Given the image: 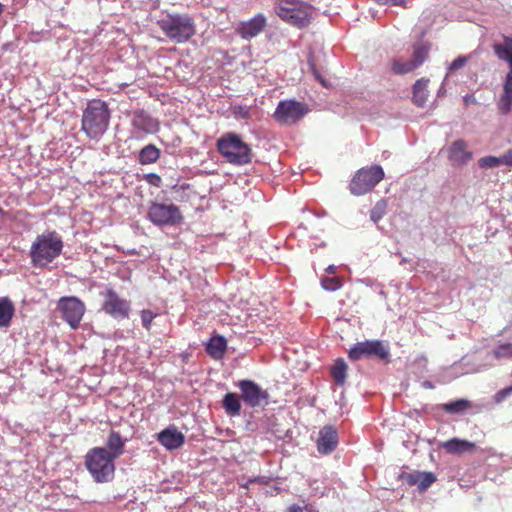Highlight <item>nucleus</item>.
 <instances>
[{
	"label": "nucleus",
	"instance_id": "nucleus-1",
	"mask_svg": "<svg viewBox=\"0 0 512 512\" xmlns=\"http://www.w3.org/2000/svg\"><path fill=\"white\" fill-rule=\"evenodd\" d=\"M64 242L55 230L38 234L30 246V261L35 267H46L61 255Z\"/></svg>",
	"mask_w": 512,
	"mask_h": 512
},
{
	"label": "nucleus",
	"instance_id": "nucleus-2",
	"mask_svg": "<svg viewBox=\"0 0 512 512\" xmlns=\"http://www.w3.org/2000/svg\"><path fill=\"white\" fill-rule=\"evenodd\" d=\"M157 23L162 33L174 43H186L196 35V22L190 14L168 13Z\"/></svg>",
	"mask_w": 512,
	"mask_h": 512
},
{
	"label": "nucleus",
	"instance_id": "nucleus-3",
	"mask_svg": "<svg viewBox=\"0 0 512 512\" xmlns=\"http://www.w3.org/2000/svg\"><path fill=\"white\" fill-rule=\"evenodd\" d=\"M216 149L229 164L242 166L252 162L253 151L238 133H224L217 139Z\"/></svg>",
	"mask_w": 512,
	"mask_h": 512
},
{
	"label": "nucleus",
	"instance_id": "nucleus-4",
	"mask_svg": "<svg viewBox=\"0 0 512 512\" xmlns=\"http://www.w3.org/2000/svg\"><path fill=\"white\" fill-rule=\"evenodd\" d=\"M111 112L104 100H89L82 113V130L89 138H97L106 132Z\"/></svg>",
	"mask_w": 512,
	"mask_h": 512
},
{
	"label": "nucleus",
	"instance_id": "nucleus-5",
	"mask_svg": "<svg viewBox=\"0 0 512 512\" xmlns=\"http://www.w3.org/2000/svg\"><path fill=\"white\" fill-rule=\"evenodd\" d=\"M85 467L96 482H110L114 478L116 466L106 448L96 446L85 455Z\"/></svg>",
	"mask_w": 512,
	"mask_h": 512
},
{
	"label": "nucleus",
	"instance_id": "nucleus-6",
	"mask_svg": "<svg viewBox=\"0 0 512 512\" xmlns=\"http://www.w3.org/2000/svg\"><path fill=\"white\" fill-rule=\"evenodd\" d=\"M276 13L285 22L298 27L307 26L311 18L310 7L294 0H280L276 7Z\"/></svg>",
	"mask_w": 512,
	"mask_h": 512
},
{
	"label": "nucleus",
	"instance_id": "nucleus-7",
	"mask_svg": "<svg viewBox=\"0 0 512 512\" xmlns=\"http://www.w3.org/2000/svg\"><path fill=\"white\" fill-rule=\"evenodd\" d=\"M385 177L380 165L361 168L352 178L349 188L352 194L361 195L371 191Z\"/></svg>",
	"mask_w": 512,
	"mask_h": 512
},
{
	"label": "nucleus",
	"instance_id": "nucleus-8",
	"mask_svg": "<svg viewBox=\"0 0 512 512\" xmlns=\"http://www.w3.org/2000/svg\"><path fill=\"white\" fill-rule=\"evenodd\" d=\"M147 218L157 226H174L181 223L184 219L183 214L175 204H160V202H152L149 205Z\"/></svg>",
	"mask_w": 512,
	"mask_h": 512
},
{
	"label": "nucleus",
	"instance_id": "nucleus-9",
	"mask_svg": "<svg viewBox=\"0 0 512 512\" xmlns=\"http://www.w3.org/2000/svg\"><path fill=\"white\" fill-rule=\"evenodd\" d=\"M361 357H376L386 363L390 361L389 346L383 340H364L358 342L350 348L348 358L351 360H359Z\"/></svg>",
	"mask_w": 512,
	"mask_h": 512
},
{
	"label": "nucleus",
	"instance_id": "nucleus-10",
	"mask_svg": "<svg viewBox=\"0 0 512 512\" xmlns=\"http://www.w3.org/2000/svg\"><path fill=\"white\" fill-rule=\"evenodd\" d=\"M309 112L306 103L298 102L295 99L281 100L275 111L274 118L280 124L291 125L303 119Z\"/></svg>",
	"mask_w": 512,
	"mask_h": 512
},
{
	"label": "nucleus",
	"instance_id": "nucleus-11",
	"mask_svg": "<svg viewBox=\"0 0 512 512\" xmlns=\"http://www.w3.org/2000/svg\"><path fill=\"white\" fill-rule=\"evenodd\" d=\"M430 46L427 43H416L413 45L412 58L410 60L394 59L391 69L397 75L412 72L422 65L429 56Z\"/></svg>",
	"mask_w": 512,
	"mask_h": 512
},
{
	"label": "nucleus",
	"instance_id": "nucleus-12",
	"mask_svg": "<svg viewBox=\"0 0 512 512\" xmlns=\"http://www.w3.org/2000/svg\"><path fill=\"white\" fill-rule=\"evenodd\" d=\"M102 310L114 319H126L131 311V304L127 299L119 297L117 291L106 289Z\"/></svg>",
	"mask_w": 512,
	"mask_h": 512
},
{
	"label": "nucleus",
	"instance_id": "nucleus-13",
	"mask_svg": "<svg viewBox=\"0 0 512 512\" xmlns=\"http://www.w3.org/2000/svg\"><path fill=\"white\" fill-rule=\"evenodd\" d=\"M58 308L64 320L72 328H77L84 313L86 306L79 298L76 297H63L58 301Z\"/></svg>",
	"mask_w": 512,
	"mask_h": 512
},
{
	"label": "nucleus",
	"instance_id": "nucleus-14",
	"mask_svg": "<svg viewBox=\"0 0 512 512\" xmlns=\"http://www.w3.org/2000/svg\"><path fill=\"white\" fill-rule=\"evenodd\" d=\"M242 400L250 406H259L267 402L269 393L252 380H240L238 382Z\"/></svg>",
	"mask_w": 512,
	"mask_h": 512
},
{
	"label": "nucleus",
	"instance_id": "nucleus-15",
	"mask_svg": "<svg viewBox=\"0 0 512 512\" xmlns=\"http://www.w3.org/2000/svg\"><path fill=\"white\" fill-rule=\"evenodd\" d=\"M157 440L165 449L175 450L183 446L185 435L175 425H169L157 434Z\"/></svg>",
	"mask_w": 512,
	"mask_h": 512
},
{
	"label": "nucleus",
	"instance_id": "nucleus-16",
	"mask_svg": "<svg viewBox=\"0 0 512 512\" xmlns=\"http://www.w3.org/2000/svg\"><path fill=\"white\" fill-rule=\"evenodd\" d=\"M338 441L339 437L336 428H334L333 425H325L320 429L317 439V448L319 453H332V451L336 449Z\"/></svg>",
	"mask_w": 512,
	"mask_h": 512
},
{
	"label": "nucleus",
	"instance_id": "nucleus-17",
	"mask_svg": "<svg viewBox=\"0 0 512 512\" xmlns=\"http://www.w3.org/2000/svg\"><path fill=\"white\" fill-rule=\"evenodd\" d=\"M267 26V19L263 14H257L253 18L245 22H240L237 32L244 39H251L260 34Z\"/></svg>",
	"mask_w": 512,
	"mask_h": 512
},
{
	"label": "nucleus",
	"instance_id": "nucleus-18",
	"mask_svg": "<svg viewBox=\"0 0 512 512\" xmlns=\"http://www.w3.org/2000/svg\"><path fill=\"white\" fill-rule=\"evenodd\" d=\"M441 448L449 454L474 453L477 449L475 442L463 440V438L453 437L441 443Z\"/></svg>",
	"mask_w": 512,
	"mask_h": 512
},
{
	"label": "nucleus",
	"instance_id": "nucleus-19",
	"mask_svg": "<svg viewBox=\"0 0 512 512\" xmlns=\"http://www.w3.org/2000/svg\"><path fill=\"white\" fill-rule=\"evenodd\" d=\"M492 49L498 59L508 64L509 70L506 77L512 80V37H504L502 43L493 44Z\"/></svg>",
	"mask_w": 512,
	"mask_h": 512
},
{
	"label": "nucleus",
	"instance_id": "nucleus-20",
	"mask_svg": "<svg viewBox=\"0 0 512 512\" xmlns=\"http://www.w3.org/2000/svg\"><path fill=\"white\" fill-rule=\"evenodd\" d=\"M106 449L111 458V462L119 458L125 451V440H123L121 434L117 431H110L109 436L106 439Z\"/></svg>",
	"mask_w": 512,
	"mask_h": 512
},
{
	"label": "nucleus",
	"instance_id": "nucleus-21",
	"mask_svg": "<svg viewBox=\"0 0 512 512\" xmlns=\"http://www.w3.org/2000/svg\"><path fill=\"white\" fill-rule=\"evenodd\" d=\"M471 157V152L467 151V145L464 140H455L449 147V160L453 164H465Z\"/></svg>",
	"mask_w": 512,
	"mask_h": 512
},
{
	"label": "nucleus",
	"instance_id": "nucleus-22",
	"mask_svg": "<svg viewBox=\"0 0 512 512\" xmlns=\"http://www.w3.org/2000/svg\"><path fill=\"white\" fill-rule=\"evenodd\" d=\"M227 351V342L224 338V336L216 335L212 336L206 347V352L208 355H210L213 359L219 360L222 359L225 352Z\"/></svg>",
	"mask_w": 512,
	"mask_h": 512
},
{
	"label": "nucleus",
	"instance_id": "nucleus-23",
	"mask_svg": "<svg viewBox=\"0 0 512 512\" xmlns=\"http://www.w3.org/2000/svg\"><path fill=\"white\" fill-rule=\"evenodd\" d=\"M429 83L428 79L422 78L415 81L412 89V102L415 103L418 107H424L429 92L427 90V85Z\"/></svg>",
	"mask_w": 512,
	"mask_h": 512
},
{
	"label": "nucleus",
	"instance_id": "nucleus-24",
	"mask_svg": "<svg viewBox=\"0 0 512 512\" xmlns=\"http://www.w3.org/2000/svg\"><path fill=\"white\" fill-rule=\"evenodd\" d=\"M436 476L432 472H418L407 475V481L410 485H416L418 489L425 490L436 481Z\"/></svg>",
	"mask_w": 512,
	"mask_h": 512
},
{
	"label": "nucleus",
	"instance_id": "nucleus-25",
	"mask_svg": "<svg viewBox=\"0 0 512 512\" xmlns=\"http://www.w3.org/2000/svg\"><path fill=\"white\" fill-rule=\"evenodd\" d=\"M222 406L229 416H238L242 409V404L237 393L228 392L223 397Z\"/></svg>",
	"mask_w": 512,
	"mask_h": 512
},
{
	"label": "nucleus",
	"instance_id": "nucleus-26",
	"mask_svg": "<svg viewBox=\"0 0 512 512\" xmlns=\"http://www.w3.org/2000/svg\"><path fill=\"white\" fill-rule=\"evenodd\" d=\"M15 313V306L9 298H0V327H9Z\"/></svg>",
	"mask_w": 512,
	"mask_h": 512
},
{
	"label": "nucleus",
	"instance_id": "nucleus-27",
	"mask_svg": "<svg viewBox=\"0 0 512 512\" xmlns=\"http://www.w3.org/2000/svg\"><path fill=\"white\" fill-rule=\"evenodd\" d=\"M160 154V149L156 145L148 144L140 149L138 160L143 165L153 164V162L159 160Z\"/></svg>",
	"mask_w": 512,
	"mask_h": 512
},
{
	"label": "nucleus",
	"instance_id": "nucleus-28",
	"mask_svg": "<svg viewBox=\"0 0 512 512\" xmlns=\"http://www.w3.org/2000/svg\"><path fill=\"white\" fill-rule=\"evenodd\" d=\"M348 366L343 359H337L331 368V376L336 384L344 385L346 383V373Z\"/></svg>",
	"mask_w": 512,
	"mask_h": 512
},
{
	"label": "nucleus",
	"instance_id": "nucleus-29",
	"mask_svg": "<svg viewBox=\"0 0 512 512\" xmlns=\"http://www.w3.org/2000/svg\"><path fill=\"white\" fill-rule=\"evenodd\" d=\"M470 406L469 400L459 399L455 401H451L450 403L442 404V409L447 413L457 414L463 413Z\"/></svg>",
	"mask_w": 512,
	"mask_h": 512
},
{
	"label": "nucleus",
	"instance_id": "nucleus-30",
	"mask_svg": "<svg viewBox=\"0 0 512 512\" xmlns=\"http://www.w3.org/2000/svg\"><path fill=\"white\" fill-rule=\"evenodd\" d=\"M134 126L137 128L143 129L146 132H151V130L157 128V123L155 120L150 118V116H145L144 114H138L134 118Z\"/></svg>",
	"mask_w": 512,
	"mask_h": 512
},
{
	"label": "nucleus",
	"instance_id": "nucleus-31",
	"mask_svg": "<svg viewBox=\"0 0 512 512\" xmlns=\"http://www.w3.org/2000/svg\"><path fill=\"white\" fill-rule=\"evenodd\" d=\"M498 108L502 115H507V113L511 112L512 95L509 94V92H506L505 90L502 91L498 101Z\"/></svg>",
	"mask_w": 512,
	"mask_h": 512
},
{
	"label": "nucleus",
	"instance_id": "nucleus-32",
	"mask_svg": "<svg viewBox=\"0 0 512 512\" xmlns=\"http://www.w3.org/2000/svg\"><path fill=\"white\" fill-rule=\"evenodd\" d=\"M342 284V279L339 277H324L321 279V285L324 288V290L336 291L339 290L340 287H342Z\"/></svg>",
	"mask_w": 512,
	"mask_h": 512
},
{
	"label": "nucleus",
	"instance_id": "nucleus-33",
	"mask_svg": "<svg viewBox=\"0 0 512 512\" xmlns=\"http://www.w3.org/2000/svg\"><path fill=\"white\" fill-rule=\"evenodd\" d=\"M495 359H502V357H512V343L500 344L492 352Z\"/></svg>",
	"mask_w": 512,
	"mask_h": 512
},
{
	"label": "nucleus",
	"instance_id": "nucleus-34",
	"mask_svg": "<svg viewBox=\"0 0 512 512\" xmlns=\"http://www.w3.org/2000/svg\"><path fill=\"white\" fill-rule=\"evenodd\" d=\"M386 213V203L385 201H379L376 203L374 208L371 210L370 218L374 222L380 221L381 218L384 217Z\"/></svg>",
	"mask_w": 512,
	"mask_h": 512
},
{
	"label": "nucleus",
	"instance_id": "nucleus-35",
	"mask_svg": "<svg viewBox=\"0 0 512 512\" xmlns=\"http://www.w3.org/2000/svg\"><path fill=\"white\" fill-rule=\"evenodd\" d=\"M479 165L481 168H495V166L502 165V156H485L481 157L479 160Z\"/></svg>",
	"mask_w": 512,
	"mask_h": 512
},
{
	"label": "nucleus",
	"instance_id": "nucleus-36",
	"mask_svg": "<svg viewBox=\"0 0 512 512\" xmlns=\"http://www.w3.org/2000/svg\"><path fill=\"white\" fill-rule=\"evenodd\" d=\"M140 315H141L143 327L149 331V329L151 328L153 319H155V317H157L156 312H153L152 310H142L140 312Z\"/></svg>",
	"mask_w": 512,
	"mask_h": 512
},
{
	"label": "nucleus",
	"instance_id": "nucleus-37",
	"mask_svg": "<svg viewBox=\"0 0 512 512\" xmlns=\"http://www.w3.org/2000/svg\"><path fill=\"white\" fill-rule=\"evenodd\" d=\"M468 59V56H458V58L454 59L451 63L449 71H456V69L463 68Z\"/></svg>",
	"mask_w": 512,
	"mask_h": 512
},
{
	"label": "nucleus",
	"instance_id": "nucleus-38",
	"mask_svg": "<svg viewBox=\"0 0 512 512\" xmlns=\"http://www.w3.org/2000/svg\"><path fill=\"white\" fill-rule=\"evenodd\" d=\"M146 180L150 185L153 186H160L162 183V178L157 173L146 174Z\"/></svg>",
	"mask_w": 512,
	"mask_h": 512
},
{
	"label": "nucleus",
	"instance_id": "nucleus-39",
	"mask_svg": "<svg viewBox=\"0 0 512 512\" xmlns=\"http://www.w3.org/2000/svg\"><path fill=\"white\" fill-rule=\"evenodd\" d=\"M511 393H512V386L503 388L502 390L496 392V394H495V401L496 402H501V401L505 400V398L507 396H509V394H511Z\"/></svg>",
	"mask_w": 512,
	"mask_h": 512
},
{
	"label": "nucleus",
	"instance_id": "nucleus-40",
	"mask_svg": "<svg viewBox=\"0 0 512 512\" xmlns=\"http://www.w3.org/2000/svg\"><path fill=\"white\" fill-rule=\"evenodd\" d=\"M379 4H392L393 6H404L406 0H374Z\"/></svg>",
	"mask_w": 512,
	"mask_h": 512
},
{
	"label": "nucleus",
	"instance_id": "nucleus-41",
	"mask_svg": "<svg viewBox=\"0 0 512 512\" xmlns=\"http://www.w3.org/2000/svg\"><path fill=\"white\" fill-rule=\"evenodd\" d=\"M502 164L512 165V149H509L508 152L504 153L502 156Z\"/></svg>",
	"mask_w": 512,
	"mask_h": 512
},
{
	"label": "nucleus",
	"instance_id": "nucleus-42",
	"mask_svg": "<svg viewBox=\"0 0 512 512\" xmlns=\"http://www.w3.org/2000/svg\"><path fill=\"white\" fill-rule=\"evenodd\" d=\"M504 91L510 93L512 95V80L505 78L504 84H503Z\"/></svg>",
	"mask_w": 512,
	"mask_h": 512
},
{
	"label": "nucleus",
	"instance_id": "nucleus-43",
	"mask_svg": "<svg viewBox=\"0 0 512 512\" xmlns=\"http://www.w3.org/2000/svg\"><path fill=\"white\" fill-rule=\"evenodd\" d=\"M305 509L300 505H291L288 507L287 512H304Z\"/></svg>",
	"mask_w": 512,
	"mask_h": 512
},
{
	"label": "nucleus",
	"instance_id": "nucleus-44",
	"mask_svg": "<svg viewBox=\"0 0 512 512\" xmlns=\"http://www.w3.org/2000/svg\"><path fill=\"white\" fill-rule=\"evenodd\" d=\"M312 71H313L315 78L318 79L319 82L324 85V87H327L328 84H327L326 80H324V78H322V76H320V74H318L315 67H312Z\"/></svg>",
	"mask_w": 512,
	"mask_h": 512
},
{
	"label": "nucleus",
	"instance_id": "nucleus-45",
	"mask_svg": "<svg viewBox=\"0 0 512 512\" xmlns=\"http://www.w3.org/2000/svg\"><path fill=\"white\" fill-rule=\"evenodd\" d=\"M328 274H335L337 271V267L334 265H330L326 268Z\"/></svg>",
	"mask_w": 512,
	"mask_h": 512
},
{
	"label": "nucleus",
	"instance_id": "nucleus-46",
	"mask_svg": "<svg viewBox=\"0 0 512 512\" xmlns=\"http://www.w3.org/2000/svg\"><path fill=\"white\" fill-rule=\"evenodd\" d=\"M464 101H465L466 104L475 103V100H474L473 96H465L464 97Z\"/></svg>",
	"mask_w": 512,
	"mask_h": 512
},
{
	"label": "nucleus",
	"instance_id": "nucleus-47",
	"mask_svg": "<svg viewBox=\"0 0 512 512\" xmlns=\"http://www.w3.org/2000/svg\"><path fill=\"white\" fill-rule=\"evenodd\" d=\"M424 387L432 388L433 385H432V383L426 382V383H424Z\"/></svg>",
	"mask_w": 512,
	"mask_h": 512
},
{
	"label": "nucleus",
	"instance_id": "nucleus-48",
	"mask_svg": "<svg viewBox=\"0 0 512 512\" xmlns=\"http://www.w3.org/2000/svg\"><path fill=\"white\" fill-rule=\"evenodd\" d=\"M3 10H4V5H3V3L0 2V15L2 14Z\"/></svg>",
	"mask_w": 512,
	"mask_h": 512
}]
</instances>
